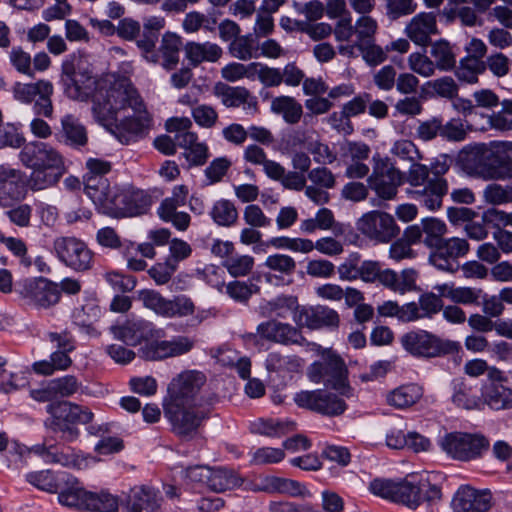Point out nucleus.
I'll return each instance as SVG.
<instances>
[{
	"label": "nucleus",
	"mask_w": 512,
	"mask_h": 512,
	"mask_svg": "<svg viewBox=\"0 0 512 512\" xmlns=\"http://www.w3.org/2000/svg\"><path fill=\"white\" fill-rule=\"evenodd\" d=\"M92 114L96 122L126 145L145 138L152 126L141 96L125 77L112 86L100 85L93 98Z\"/></svg>",
	"instance_id": "f257e3e1"
},
{
	"label": "nucleus",
	"mask_w": 512,
	"mask_h": 512,
	"mask_svg": "<svg viewBox=\"0 0 512 512\" xmlns=\"http://www.w3.org/2000/svg\"><path fill=\"white\" fill-rule=\"evenodd\" d=\"M115 81L116 79L113 81L109 79L96 80L92 70L88 66H84L81 59L74 56L66 58L61 64L60 83L64 94L73 100L87 101L91 98L93 102L100 85L112 86Z\"/></svg>",
	"instance_id": "f03ea898"
},
{
	"label": "nucleus",
	"mask_w": 512,
	"mask_h": 512,
	"mask_svg": "<svg viewBox=\"0 0 512 512\" xmlns=\"http://www.w3.org/2000/svg\"><path fill=\"white\" fill-rule=\"evenodd\" d=\"M347 368L342 358L331 349L322 352L321 360L308 368V377L314 383H323L326 387L339 392L342 397H353V389L347 381Z\"/></svg>",
	"instance_id": "7ed1b4c3"
},
{
	"label": "nucleus",
	"mask_w": 512,
	"mask_h": 512,
	"mask_svg": "<svg viewBox=\"0 0 512 512\" xmlns=\"http://www.w3.org/2000/svg\"><path fill=\"white\" fill-rule=\"evenodd\" d=\"M46 410L52 417L53 429L61 432L62 438L68 442L76 440L79 436L76 425L88 424L93 419L90 409L70 401L50 403Z\"/></svg>",
	"instance_id": "20e7f679"
},
{
	"label": "nucleus",
	"mask_w": 512,
	"mask_h": 512,
	"mask_svg": "<svg viewBox=\"0 0 512 512\" xmlns=\"http://www.w3.org/2000/svg\"><path fill=\"white\" fill-rule=\"evenodd\" d=\"M403 349L416 358H437L458 350L459 344L442 340L426 330H412L400 338Z\"/></svg>",
	"instance_id": "39448f33"
},
{
	"label": "nucleus",
	"mask_w": 512,
	"mask_h": 512,
	"mask_svg": "<svg viewBox=\"0 0 512 512\" xmlns=\"http://www.w3.org/2000/svg\"><path fill=\"white\" fill-rule=\"evenodd\" d=\"M442 450L451 458L468 462L481 458L490 447V441L481 433L451 432L440 441Z\"/></svg>",
	"instance_id": "423d86ee"
},
{
	"label": "nucleus",
	"mask_w": 512,
	"mask_h": 512,
	"mask_svg": "<svg viewBox=\"0 0 512 512\" xmlns=\"http://www.w3.org/2000/svg\"><path fill=\"white\" fill-rule=\"evenodd\" d=\"M163 409L173 432L182 438H192L210 414L209 407L202 404H163Z\"/></svg>",
	"instance_id": "0eeeda50"
},
{
	"label": "nucleus",
	"mask_w": 512,
	"mask_h": 512,
	"mask_svg": "<svg viewBox=\"0 0 512 512\" xmlns=\"http://www.w3.org/2000/svg\"><path fill=\"white\" fill-rule=\"evenodd\" d=\"M16 292L25 305L35 310H49L60 302L58 283L45 277L23 280L18 284Z\"/></svg>",
	"instance_id": "6e6552de"
},
{
	"label": "nucleus",
	"mask_w": 512,
	"mask_h": 512,
	"mask_svg": "<svg viewBox=\"0 0 512 512\" xmlns=\"http://www.w3.org/2000/svg\"><path fill=\"white\" fill-rule=\"evenodd\" d=\"M53 251L64 266L75 272H86L93 267L94 253L80 238L57 237L53 241Z\"/></svg>",
	"instance_id": "1a4fd4ad"
},
{
	"label": "nucleus",
	"mask_w": 512,
	"mask_h": 512,
	"mask_svg": "<svg viewBox=\"0 0 512 512\" xmlns=\"http://www.w3.org/2000/svg\"><path fill=\"white\" fill-rule=\"evenodd\" d=\"M139 298L145 308L168 319L188 317L196 310L194 302L186 295H177L168 299L155 290L146 289L139 293Z\"/></svg>",
	"instance_id": "9d476101"
},
{
	"label": "nucleus",
	"mask_w": 512,
	"mask_h": 512,
	"mask_svg": "<svg viewBox=\"0 0 512 512\" xmlns=\"http://www.w3.org/2000/svg\"><path fill=\"white\" fill-rule=\"evenodd\" d=\"M245 341L254 346H259L263 341H268L284 346L299 344L302 339L300 327L277 319H269L258 324L255 333L244 336Z\"/></svg>",
	"instance_id": "9b49d317"
},
{
	"label": "nucleus",
	"mask_w": 512,
	"mask_h": 512,
	"mask_svg": "<svg viewBox=\"0 0 512 512\" xmlns=\"http://www.w3.org/2000/svg\"><path fill=\"white\" fill-rule=\"evenodd\" d=\"M206 383V376L196 370H187L172 379L163 404H201L197 395Z\"/></svg>",
	"instance_id": "f8f14e48"
},
{
	"label": "nucleus",
	"mask_w": 512,
	"mask_h": 512,
	"mask_svg": "<svg viewBox=\"0 0 512 512\" xmlns=\"http://www.w3.org/2000/svg\"><path fill=\"white\" fill-rule=\"evenodd\" d=\"M369 489L374 495L401 503L411 509H416L422 503L419 482L375 479L370 483Z\"/></svg>",
	"instance_id": "ddd939ff"
},
{
	"label": "nucleus",
	"mask_w": 512,
	"mask_h": 512,
	"mask_svg": "<svg viewBox=\"0 0 512 512\" xmlns=\"http://www.w3.org/2000/svg\"><path fill=\"white\" fill-rule=\"evenodd\" d=\"M356 226L362 235L379 243H389L400 233V228L393 216L378 210L363 214Z\"/></svg>",
	"instance_id": "4468645a"
},
{
	"label": "nucleus",
	"mask_w": 512,
	"mask_h": 512,
	"mask_svg": "<svg viewBox=\"0 0 512 512\" xmlns=\"http://www.w3.org/2000/svg\"><path fill=\"white\" fill-rule=\"evenodd\" d=\"M369 187L383 200H393L404 181L403 173L388 159H380L367 179Z\"/></svg>",
	"instance_id": "2eb2a0df"
},
{
	"label": "nucleus",
	"mask_w": 512,
	"mask_h": 512,
	"mask_svg": "<svg viewBox=\"0 0 512 512\" xmlns=\"http://www.w3.org/2000/svg\"><path fill=\"white\" fill-rule=\"evenodd\" d=\"M495 150L482 153L481 158L491 163L481 164L476 168L477 173L486 180L512 179V142L495 144Z\"/></svg>",
	"instance_id": "dca6fc26"
},
{
	"label": "nucleus",
	"mask_w": 512,
	"mask_h": 512,
	"mask_svg": "<svg viewBox=\"0 0 512 512\" xmlns=\"http://www.w3.org/2000/svg\"><path fill=\"white\" fill-rule=\"evenodd\" d=\"M195 346V340L189 336H173L169 340H156L146 343L139 350L140 356L147 361H161L189 353Z\"/></svg>",
	"instance_id": "f3484780"
},
{
	"label": "nucleus",
	"mask_w": 512,
	"mask_h": 512,
	"mask_svg": "<svg viewBox=\"0 0 512 512\" xmlns=\"http://www.w3.org/2000/svg\"><path fill=\"white\" fill-rule=\"evenodd\" d=\"M188 195L189 188L186 185H177L173 188L172 195L165 198L157 209L159 218L171 223L179 231H186L190 225V215L177 211L179 207L186 204Z\"/></svg>",
	"instance_id": "a211bd4d"
},
{
	"label": "nucleus",
	"mask_w": 512,
	"mask_h": 512,
	"mask_svg": "<svg viewBox=\"0 0 512 512\" xmlns=\"http://www.w3.org/2000/svg\"><path fill=\"white\" fill-rule=\"evenodd\" d=\"M19 159L28 169L64 165L63 156L51 145L41 141H31L23 145Z\"/></svg>",
	"instance_id": "6ab92c4d"
},
{
	"label": "nucleus",
	"mask_w": 512,
	"mask_h": 512,
	"mask_svg": "<svg viewBox=\"0 0 512 512\" xmlns=\"http://www.w3.org/2000/svg\"><path fill=\"white\" fill-rule=\"evenodd\" d=\"M447 170L448 167L445 164L433 166L432 171L436 177L428 180V182L423 185V188L416 189L412 192L413 198L430 211L441 208L443 197L448 192L447 181L438 176L439 174L445 173Z\"/></svg>",
	"instance_id": "aec40b11"
},
{
	"label": "nucleus",
	"mask_w": 512,
	"mask_h": 512,
	"mask_svg": "<svg viewBox=\"0 0 512 512\" xmlns=\"http://www.w3.org/2000/svg\"><path fill=\"white\" fill-rule=\"evenodd\" d=\"M469 251V243L458 237L443 239L441 244L430 254V263L442 271L453 272L455 263L459 257H463Z\"/></svg>",
	"instance_id": "412c9836"
},
{
	"label": "nucleus",
	"mask_w": 512,
	"mask_h": 512,
	"mask_svg": "<svg viewBox=\"0 0 512 512\" xmlns=\"http://www.w3.org/2000/svg\"><path fill=\"white\" fill-rule=\"evenodd\" d=\"M110 330L116 339L131 346L154 338L156 332L152 322L139 318L128 319L122 324L112 326Z\"/></svg>",
	"instance_id": "4be33fe9"
},
{
	"label": "nucleus",
	"mask_w": 512,
	"mask_h": 512,
	"mask_svg": "<svg viewBox=\"0 0 512 512\" xmlns=\"http://www.w3.org/2000/svg\"><path fill=\"white\" fill-rule=\"evenodd\" d=\"M295 324L300 328L307 327L312 330L321 328L335 329L339 327L340 316L336 310L328 306H304L301 313L295 317Z\"/></svg>",
	"instance_id": "5701e85b"
},
{
	"label": "nucleus",
	"mask_w": 512,
	"mask_h": 512,
	"mask_svg": "<svg viewBox=\"0 0 512 512\" xmlns=\"http://www.w3.org/2000/svg\"><path fill=\"white\" fill-rule=\"evenodd\" d=\"M123 512H162V497L146 486L132 488L123 505Z\"/></svg>",
	"instance_id": "b1692460"
},
{
	"label": "nucleus",
	"mask_w": 512,
	"mask_h": 512,
	"mask_svg": "<svg viewBox=\"0 0 512 512\" xmlns=\"http://www.w3.org/2000/svg\"><path fill=\"white\" fill-rule=\"evenodd\" d=\"M406 36L416 45L426 47L431 38L438 34L436 15L432 12H420L407 23Z\"/></svg>",
	"instance_id": "393cba45"
},
{
	"label": "nucleus",
	"mask_w": 512,
	"mask_h": 512,
	"mask_svg": "<svg viewBox=\"0 0 512 512\" xmlns=\"http://www.w3.org/2000/svg\"><path fill=\"white\" fill-rule=\"evenodd\" d=\"M151 207V198L142 190L123 189L118 200V207H114V218L137 217L146 214Z\"/></svg>",
	"instance_id": "a878e982"
},
{
	"label": "nucleus",
	"mask_w": 512,
	"mask_h": 512,
	"mask_svg": "<svg viewBox=\"0 0 512 512\" xmlns=\"http://www.w3.org/2000/svg\"><path fill=\"white\" fill-rule=\"evenodd\" d=\"M214 94L220 98L221 103L227 108L242 106L247 112L255 113L258 110V101L256 96L243 87H232L224 83H218L214 87Z\"/></svg>",
	"instance_id": "bb28decb"
},
{
	"label": "nucleus",
	"mask_w": 512,
	"mask_h": 512,
	"mask_svg": "<svg viewBox=\"0 0 512 512\" xmlns=\"http://www.w3.org/2000/svg\"><path fill=\"white\" fill-rule=\"evenodd\" d=\"M491 496L487 491H478L471 486H461L452 500L454 512H485L490 507Z\"/></svg>",
	"instance_id": "cd10ccee"
},
{
	"label": "nucleus",
	"mask_w": 512,
	"mask_h": 512,
	"mask_svg": "<svg viewBox=\"0 0 512 512\" xmlns=\"http://www.w3.org/2000/svg\"><path fill=\"white\" fill-rule=\"evenodd\" d=\"M22 178L20 170L0 165V206L10 207L24 198Z\"/></svg>",
	"instance_id": "c85d7f7f"
},
{
	"label": "nucleus",
	"mask_w": 512,
	"mask_h": 512,
	"mask_svg": "<svg viewBox=\"0 0 512 512\" xmlns=\"http://www.w3.org/2000/svg\"><path fill=\"white\" fill-rule=\"evenodd\" d=\"M61 478L62 482L57 491L59 503L68 508L85 510L88 491L76 477L68 473Z\"/></svg>",
	"instance_id": "c756f323"
},
{
	"label": "nucleus",
	"mask_w": 512,
	"mask_h": 512,
	"mask_svg": "<svg viewBox=\"0 0 512 512\" xmlns=\"http://www.w3.org/2000/svg\"><path fill=\"white\" fill-rule=\"evenodd\" d=\"M302 307L296 296L283 294L261 304L259 311L262 316L275 317V319H286L292 316L295 322V317L301 313Z\"/></svg>",
	"instance_id": "7c9ffc66"
},
{
	"label": "nucleus",
	"mask_w": 512,
	"mask_h": 512,
	"mask_svg": "<svg viewBox=\"0 0 512 512\" xmlns=\"http://www.w3.org/2000/svg\"><path fill=\"white\" fill-rule=\"evenodd\" d=\"M263 266L274 274H267L266 280L270 283L279 284L284 283L285 279L289 280L286 284L291 283V278L296 272L297 263L295 259L283 253H274L268 255L263 263Z\"/></svg>",
	"instance_id": "2f4dec72"
},
{
	"label": "nucleus",
	"mask_w": 512,
	"mask_h": 512,
	"mask_svg": "<svg viewBox=\"0 0 512 512\" xmlns=\"http://www.w3.org/2000/svg\"><path fill=\"white\" fill-rule=\"evenodd\" d=\"M265 367L268 372H273L284 380H291L295 374L302 370L303 360L296 355L271 352L267 355Z\"/></svg>",
	"instance_id": "473e14b6"
},
{
	"label": "nucleus",
	"mask_w": 512,
	"mask_h": 512,
	"mask_svg": "<svg viewBox=\"0 0 512 512\" xmlns=\"http://www.w3.org/2000/svg\"><path fill=\"white\" fill-rule=\"evenodd\" d=\"M483 408L493 411L512 409V388L503 383L489 382L482 389Z\"/></svg>",
	"instance_id": "72a5a7b5"
},
{
	"label": "nucleus",
	"mask_w": 512,
	"mask_h": 512,
	"mask_svg": "<svg viewBox=\"0 0 512 512\" xmlns=\"http://www.w3.org/2000/svg\"><path fill=\"white\" fill-rule=\"evenodd\" d=\"M184 53L190 65L197 67L203 62H217L223 55V49L209 41L203 43L190 41L185 44Z\"/></svg>",
	"instance_id": "f704fd0d"
},
{
	"label": "nucleus",
	"mask_w": 512,
	"mask_h": 512,
	"mask_svg": "<svg viewBox=\"0 0 512 512\" xmlns=\"http://www.w3.org/2000/svg\"><path fill=\"white\" fill-rule=\"evenodd\" d=\"M59 141L75 148L84 147L88 142L87 129L76 116L66 114L61 118Z\"/></svg>",
	"instance_id": "c9c22d12"
},
{
	"label": "nucleus",
	"mask_w": 512,
	"mask_h": 512,
	"mask_svg": "<svg viewBox=\"0 0 512 512\" xmlns=\"http://www.w3.org/2000/svg\"><path fill=\"white\" fill-rule=\"evenodd\" d=\"M410 322L421 319H432L443 309V301L434 292H425L418 298V302H409Z\"/></svg>",
	"instance_id": "e433bc0d"
},
{
	"label": "nucleus",
	"mask_w": 512,
	"mask_h": 512,
	"mask_svg": "<svg viewBox=\"0 0 512 512\" xmlns=\"http://www.w3.org/2000/svg\"><path fill=\"white\" fill-rule=\"evenodd\" d=\"M31 173L27 178V186L32 191H40L55 186L64 175L65 165H52L49 168L30 169Z\"/></svg>",
	"instance_id": "4c0bfd02"
},
{
	"label": "nucleus",
	"mask_w": 512,
	"mask_h": 512,
	"mask_svg": "<svg viewBox=\"0 0 512 512\" xmlns=\"http://www.w3.org/2000/svg\"><path fill=\"white\" fill-rule=\"evenodd\" d=\"M422 386L416 383L401 385L386 394L388 405L397 409H406L416 404L423 396Z\"/></svg>",
	"instance_id": "58836bf2"
},
{
	"label": "nucleus",
	"mask_w": 512,
	"mask_h": 512,
	"mask_svg": "<svg viewBox=\"0 0 512 512\" xmlns=\"http://www.w3.org/2000/svg\"><path fill=\"white\" fill-rule=\"evenodd\" d=\"M84 185L85 193L92 202L102 213L112 217L114 207H109L111 202L107 200V193L111 188L108 180L97 177L85 178Z\"/></svg>",
	"instance_id": "ea45409f"
},
{
	"label": "nucleus",
	"mask_w": 512,
	"mask_h": 512,
	"mask_svg": "<svg viewBox=\"0 0 512 512\" xmlns=\"http://www.w3.org/2000/svg\"><path fill=\"white\" fill-rule=\"evenodd\" d=\"M453 403L466 410H483L482 395L478 396L476 390L462 380L453 382Z\"/></svg>",
	"instance_id": "a19ab883"
},
{
	"label": "nucleus",
	"mask_w": 512,
	"mask_h": 512,
	"mask_svg": "<svg viewBox=\"0 0 512 512\" xmlns=\"http://www.w3.org/2000/svg\"><path fill=\"white\" fill-rule=\"evenodd\" d=\"M249 429L253 434L280 437L293 431L295 429V423L289 420L258 418L250 423Z\"/></svg>",
	"instance_id": "79ce46f5"
},
{
	"label": "nucleus",
	"mask_w": 512,
	"mask_h": 512,
	"mask_svg": "<svg viewBox=\"0 0 512 512\" xmlns=\"http://www.w3.org/2000/svg\"><path fill=\"white\" fill-rule=\"evenodd\" d=\"M242 484V479L233 470L209 467L207 487L217 493L234 489Z\"/></svg>",
	"instance_id": "37998d69"
},
{
	"label": "nucleus",
	"mask_w": 512,
	"mask_h": 512,
	"mask_svg": "<svg viewBox=\"0 0 512 512\" xmlns=\"http://www.w3.org/2000/svg\"><path fill=\"white\" fill-rule=\"evenodd\" d=\"M271 111L274 114L282 115L288 124H297L303 114L302 105L291 96H278L271 101Z\"/></svg>",
	"instance_id": "c03bdc74"
},
{
	"label": "nucleus",
	"mask_w": 512,
	"mask_h": 512,
	"mask_svg": "<svg viewBox=\"0 0 512 512\" xmlns=\"http://www.w3.org/2000/svg\"><path fill=\"white\" fill-rule=\"evenodd\" d=\"M66 472H54L52 470L33 471L26 474V481L35 488L48 493H57L62 482V476Z\"/></svg>",
	"instance_id": "a18cd8bd"
},
{
	"label": "nucleus",
	"mask_w": 512,
	"mask_h": 512,
	"mask_svg": "<svg viewBox=\"0 0 512 512\" xmlns=\"http://www.w3.org/2000/svg\"><path fill=\"white\" fill-rule=\"evenodd\" d=\"M430 57L440 71H450L456 66V56L447 40L440 39L431 44Z\"/></svg>",
	"instance_id": "49530a36"
},
{
	"label": "nucleus",
	"mask_w": 512,
	"mask_h": 512,
	"mask_svg": "<svg viewBox=\"0 0 512 512\" xmlns=\"http://www.w3.org/2000/svg\"><path fill=\"white\" fill-rule=\"evenodd\" d=\"M181 45V38L175 33L166 32L162 36L159 51L163 57L164 68L170 70L178 64Z\"/></svg>",
	"instance_id": "de8ad7c7"
},
{
	"label": "nucleus",
	"mask_w": 512,
	"mask_h": 512,
	"mask_svg": "<svg viewBox=\"0 0 512 512\" xmlns=\"http://www.w3.org/2000/svg\"><path fill=\"white\" fill-rule=\"evenodd\" d=\"M257 490L285 493L291 496H305L308 493L306 487L300 482L275 476L266 478L265 486Z\"/></svg>",
	"instance_id": "09e8293b"
},
{
	"label": "nucleus",
	"mask_w": 512,
	"mask_h": 512,
	"mask_svg": "<svg viewBox=\"0 0 512 512\" xmlns=\"http://www.w3.org/2000/svg\"><path fill=\"white\" fill-rule=\"evenodd\" d=\"M209 214L212 220L222 227H231L238 220V210L235 204L228 199L217 200Z\"/></svg>",
	"instance_id": "8fccbe9b"
},
{
	"label": "nucleus",
	"mask_w": 512,
	"mask_h": 512,
	"mask_svg": "<svg viewBox=\"0 0 512 512\" xmlns=\"http://www.w3.org/2000/svg\"><path fill=\"white\" fill-rule=\"evenodd\" d=\"M259 47L257 46L252 34L238 36L228 46V51L232 57L241 61H248L259 56Z\"/></svg>",
	"instance_id": "3c124183"
},
{
	"label": "nucleus",
	"mask_w": 512,
	"mask_h": 512,
	"mask_svg": "<svg viewBox=\"0 0 512 512\" xmlns=\"http://www.w3.org/2000/svg\"><path fill=\"white\" fill-rule=\"evenodd\" d=\"M119 502L116 496L106 491L99 493L88 491L85 510L92 512H116Z\"/></svg>",
	"instance_id": "603ef678"
},
{
	"label": "nucleus",
	"mask_w": 512,
	"mask_h": 512,
	"mask_svg": "<svg viewBox=\"0 0 512 512\" xmlns=\"http://www.w3.org/2000/svg\"><path fill=\"white\" fill-rule=\"evenodd\" d=\"M220 292H225L231 299L240 303H247L251 296L258 292L259 288L251 282L234 280L228 284L217 285Z\"/></svg>",
	"instance_id": "864d4df0"
},
{
	"label": "nucleus",
	"mask_w": 512,
	"mask_h": 512,
	"mask_svg": "<svg viewBox=\"0 0 512 512\" xmlns=\"http://www.w3.org/2000/svg\"><path fill=\"white\" fill-rule=\"evenodd\" d=\"M422 230L424 233L423 243L429 248H436L444 239L447 232L446 224L434 217H428L422 220Z\"/></svg>",
	"instance_id": "5fc2aeb1"
},
{
	"label": "nucleus",
	"mask_w": 512,
	"mask_h": 512,
	"mask_svg": "<svg viewBox=\"0 0 512 512\" xmlns=\"http://www.w3.org/2000/svg\"><path fill=\"white\" fill-rule=\"evenodd\" d=\"M484 71V61L465 57L460 61L455 74L459 81L468 84H475L478 82V76L484 73Z\"/></svg>",
	"instance_id": "6e6d98bb"
},
{
	"label": "nucleus",
	"mask_w": 512,
	"mask_h": 512,
	"mask_svg": "<svg viewBox=\"0 0 512 512\" xmlns=\"http://www.w3.org/2000/svg\"><path fill=\"white\" fill-rule=\"evenodd\" d=\"M254 258L250 255H232L225 259L223 266L232 277L247 276L254 267Z\"/></svg>",
	"instance_id": "4d7b16f0"
},
{
	"label": "nucleus",
	"mask_w": 512,
	"mask_h": 512,
	"mask_svg": "<svg viewBox=\"0 0 512 512\" xmlns=\"http://www.w3.org/2000/svg\"><path fill=\"white\" fill-rule=\"evenodd\" d=\"M47 80L41 79L34 83L16 82L12 87L13 97L23 104H30L40 93Z\"/></svg>",
	"instance_id": "13d9d810"
},
{
	"label": "nucleus",
	"mask_w": 512,
	"mask_h": 512,
	"mask_svg": "<svg viewBox=\"0 0 512 512\" xmlns=\"http://www.w3.org/2000/svg\"><path fill=\"white\" fill-rule=\"evenodd\" d=\"M354 28L357 38V46H360L374 40V36L378 29V24L374 18L368 15H364L356 20Z\"/></svg>",
	"instance_id": "bf43d9fd"
},
{
	"label": "nucleus",
	"mask_w": 512,
	"mask_h": 512,
	"mask_svg": "<svg viewBox=\"0 0 512 512\" xmlns=\"http://www.w3.org/2000/svg\"><path fill=\"white\" fill-rule=\"evenodd\" d=\"M408 66L411 71L425 78L433 76L436 71L431 57L420 52H414L408 56Z\"/></svg>",
	"instance_id": "052dcab7"
},
{
	"label": "nucleus",
	"mask_w": 512,
	"mask_h": 512,
	"mask_svg": "<svg viewBox=\"0 0 512 512\" xmlns=\"http://www.w3.org/2000/svg\"><path fill=\"white\" fill-rule=\"evenodd\" d=\"M255 68H257L256 62H252L248 65L232 62L221 69V76L229 82H236L243 78H253Z\"/></svg>",
	"instance_id": "680f3d73"
},
{
	"label": "nucleus",
	"mask_w": 512,
	"mask_h": 512,
	"mask_svg": "<svg viewBox=\"0 0 512 512\" xmlns=\"http://www.w3.org/2000/svg\"><path fill=\"white\" fill-rule=\"evenodd\" d=\"M485 202L501 205L512 202V186H502L497 183L489 184L483 191Z\"/></svg>",
	"instance_id": "e2e57ef3"
},
{
	"label": "nucleus",
	"mask_w": 512,
	"mask_h": 512,
	"mask_svg": "<svg viewBox=\"0 0 512 512\" xmlns=\"http://www.w3.org/2000/svg\"><path fill=\"white\" fill-rule=\"evenodd\" d=\"M256 64L257 68L253 71V77L256 75L263 86L278 87L283 83V75L279 68L269 67L259 62Z\"/></svg>",
	"instance_id": "0e129e2a"
},
{
	"label": "nucleus",
	"mask_w": 512,
	"mask_h": 512,
	"mask_svg": "<svg viewBox=\"0 0 512 512\" xmlns=\"http://www.w3.org/2000/svg\"><path fill=\"white\" fill-rule=\"evenodd\" d=\"M370 147L364 142L347 141L341 147L344 162L364 161L369 158Z\"/></svg>",
	"instance_id": "69168bd1"
},
{
	"label": "nucleus",
	"mask_w": 512,
	"mask_h": 512,
	"mask_svg": "<svg viewBox=\"0 0 512 512\" xmlns=\"http://www.w3.org/2000/svg\"><path fill=\"white\" fill-rule=\"evenodd\" d=\"M322 395V400L319 403V406L322 409L320 410L321 414L327 416H338L344 413L347 409L345 401L338 395L325 390L322 391Z\"/></svg>",
	"instance_id": "338daca9"
},
{
	"label": "nucleus",
	"mask_w": 512,
	"mask_h": 512,
	"mask_svg": "<svg viewBox=\"0 0 512 512\" xmlns=\"http://www.w3.org/2000/svg\"><path fill=\"white\" fill-rule=\"evenodd\" d=\"M501 1L503 4L495 5L489 10L487 19L512 30V0Z\"/></svg>",
	"instance_id": "774afa93"
}]
</instances>
